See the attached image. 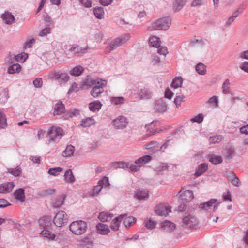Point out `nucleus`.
<instances>
[{"mask_svg": "<svg viewBox=\"0 0 248 248\" xmlns=\"http://www.w3.org/2000/svg\"><path fill=\"white\" fill-rule=\"evenodd\" d=\"M66 197V195L64 193H62L58 196L52 202V205L54 207H59L64 203V201Z\"/></svg>", "mask_w": 248, "mask_h": 248, "instance_id": "nucleus-18", "label": "nucleus"}, {"mask_svg": "<svg viewBox=\"0 0 248 248\" xmlns=\"http://www.w3.org/2000/svg\"><path fill=\"white\" fill-rule=\"evenodd\" d=\"M7 126V119L5 115L0 112V127L5 128Z\"/></svg>", "mask_w": 248, "mask_h": 248, "instance_id": "nucleus-49", "label": "nucleus"}, {"mask_svg": "<svg viewBox=\"0 0 248 248\" xmlns=\"http://www.w3.org/2000/svg\"><path fill=\"white\" fill-rule=\"evenodd\" d=\"M98 184L101 185L102 186V187L108 186L110 185L108 178L106 176L103 177L102 180L99 181Z\"/></svg>", "mask_w": 248, "mask_h": 248, "instance_id": "nucleus-53", "label": "nucleus"}, {"mask_svg": "<svg viewBox=\"0 0 248 248\" xmlns=\"http://www.w3.org/2000/svg\"><path fill=\"white\" fill-rule=\"evenodd\" d=\"M50 28H46L43 29L39 33V35L40 36H44L47 35L48 34L50 33Z\"/></svg>", "mask_w": 248, "mask_h": 248, "instance_id": "nucleus-55", "label": "nucleus"}, {"mask_svg": "<svg viewBox=\"0 0 248 248\" xmlns=\"http://www.w3.org/2000/svg\"><path fill=\"white\" fill-rule=\"evenodd\" d=\"M206 104L211 108H217L218 106V99L217 96L210 97L206 102Z\"/></svg>", "mask_w": 248, "mask_h": 248, "instance_id": "nucleus-29", "label": "nucleus"}, {"mask_svg": "<svg viewBox=\"0 0 248 248\" xmlns=\"http://www.w3.org/2000/svg\"><path fill=\"white\" fill-rule=\"evenodd\" d=\"M14 196L16 199L23 202L25 200L24 191L23 189H19L14 193Z\"/></svg>", "mask_w": 248, "mask_h": 248, "instance_id": "nucleus-37", "label": "nucleus"}, {"mask_svg": "<svg viewBox=\"0 0 248 248\" xmlns=\"http://www.w3.org/2000/svg\"><path fill=\"white\" fill-rule=\"evenodd\" d=\"M79 1L86 7H91L92 6L91 0H79Z\"/></svg>", "mask_w": 248, "mask_h": 248, "instance_id": "nucleus-58", "label": "nucleus"}, {"mask_svg": "<svg viewBox=\"0 0 248 248\" xmlns=\"http://www.w3.org/2000/svg\"><path fill=\"white\" fill-rule=\"evenodd\" d=\"M155 212L158 216H167L171 212V208L166 204H159L155 207Z\"/></svg>", "mask_w": 248, "mask_h": 248, "instance_id": "nucleus-5", "label": "nucleus"}, {"mask_svg": "<svg viewBox=\"0 0 248 248\" xmlns=\"http://www.w3.org/2000/svg\"><path fill=\"white\" fill-rule=\"evenodd\" d=\"M102 107V104L99 101H95L91 102L89 105L90 110L94 112L96 110H99Z\"/></svg>", "mask_w": 248, "mask_h": 248, "instance_id": "nucleus-30", "label": "nucleus"}, {"mask_svg": "<svg viewBox=\"0 0 248 248\" xmlns=\"http://www.w3.org/2000/svg\"><path fill=\"white\" fill-rule=\"evenodd\" d=\"M49 77L50 78L58 80L61 82H66L69 79V76L66 73L64 72H61L60 71H55L52 72L50 75Z\"/></svg>", "mask_w": 248, "mask_h": 248, "instance_id": "nucleus-7", "label": "nucleus"}, {"mask_svg": "<svg viewBox=\"0 0 248 248\" xmlns=\"http://www.w3.org/2000/svg\"><path fill=\"white\" fill-rule=\"evenodd\" d=\"M240 68L245 72L248 73V62H244L241 63Z\"/></svg>", "mask_w": 248, "mask_h": 248, "instance_id": "nucleus-60", "label": "nucleus"}, {"mask_svg": "<svg viewBox=\"0 0 248 248\" xmlns=\"http://www.w3.org/2000/svg\"><path fill=\"white\" fill-rule=\"evenodd\" d=\"M152 160V157L150 155H144L135 161L136 164L140 166V167L142 166L143 165L148 163Z\"/></svg>", "mask_w": 248, "mask_h": 248, "instance_id": "nucleus-23", "label": "nucleus"}, {"mask_svg": "<svg viewBox=\"0 0 248 248\" xmlns=\"http://www.w3.org/2000/svg\"><path fill=\"white\" fill-rule=\"evenodd\" d=\"M188 0H175L173 8L174 11H178L181 9Z\"/></svg>", "mask_w": 248, "mask_h": 248, "instance_id": "nucleus-26", "label": "nucleus"}, {"mask_svg": "<svg viewBox=\"0 0 248 248\" xmlns=\"http://www.w3.org/2000/svg\"><path fill=\"white\" fill-rule=\"evenodd\" d=\"M182 78L181 77H176L173 79L172 83V87L174 88L180 87L182 84Z\"/></svg>", "mask_w": 248, "mask_h": 248, "instance_id": "nucleus-46", "label": "nucleus"}, {"mask_svg": "<svg viewBox=\"0 0 248 248\" xmlns=\"http://www.w3.org/2000/svg\"><path fill=\"white\" fill-rule=\"evenodd\" d=\"M34 86L36 88H39L42 86L43 82L42 78H38L33 81V82Z\"/></svg>", "mask_w": 248, "mask_h": 248, "instance_id": "nucleus-57", "label": "nucleus"}, {"mask_svg": "<svg viewBox=\"0 0 248 248\" xmlns=\"http://www.w3.org/2000/svg\"><path fill=\"white\" fill-rule=\"evenodd\" d=\"M69 216L64 211H59L55 215L53 218L54 225L58 227L64 226L68 221Z\"/></svg>", "mask_w": 248, "mask_h": 248, "instance_id": "nucleus-3", "label": "nucleus"}, {"mask_svg": "<svg viewBox=\"0 0 248 248\" xmlns=\"http://www.w3.org/2000/svg\"><path fill=\"white\" fill-rule=\"evenodd\" d=\"M89 49L88 46L85 48H80L78 46H72L69 50L71 52H74L76 54H83L86 53Z\"/></svg>", "mask_w": 248, "mask_h": 248, "instance_id": "nucleus-34", "label": "nucleus"}, {"mask_svg": "<svg viewBox=\"0 0 248 248\" xmlns=\"http://www.w3.org/2000/svg\"><path fill=\"white\" fill-rule=\"evenodd\" d=\"M134 197L139 200H145L149 197V192L146 190L139 189L135 192Z\"/></svg>", "mask_w": 248, "mask_h": 248, "instance_id": "nucleus-16", "label": "nucleus"}, {"mask_svg": "<svg viewBox=\"0 0 248 248\" xmlns=\"http://www.w3.org/2000/svg\"><path fill=\"white\" fill-rule=\"evenodd\" d=\"M21 70V66L18 63L10 65L8 68V73L13 74L19 73Z\"/></svg>", "mask_w": 248, "mask_h": 248, "instance_id": "nucleus-28", "label": "nucleus"}, {"mask_svg": "<svg viewBox=\"0 0 248 248\" xmlns=\"http://www.w3.org/2000/svg\"><path fill=\"white\" fill-rule=\"evenodd\" d=\"M30 160L32 161L33 163L40 164V157L38 156H31Z\"/></svg>", "mask_w": 248, "mask_h": 248, "instance_id": "nucleus-61", "label": "nucleus"}, {"mask_svg": "<svg viewBox=\"0 0 248 248\" xmlns=\"http://www.w3.org/2000/svg\"><path fill=\"white\" fill-rule=\"evenodd\" d=\"M222 198L224 201H232V196L231 194L229 191V190L228 189L226 192H224L222 194Z\"/></svg>", "mask_w": 248, "mask_h": 248, "instance_id": "nucleus-54", "label": "nucleus"}, {"mask_svg": "<svg viewBox=\"0 0 248 248\" xmlns=\"http://www.w3.org/2000/svg\"><path fill=\"white\" fill-rule=\"evenodd\" d=\"M171 24L168 17L159 19L153 22L149 27L150 30H167Z\"/></svg>", "mask_w": 248, "mask_h": 248, "instance_id": "nucleus-2", "label": "nucleus"}, {"mask_svg": "<svg viewBox=\"0 0 248 248\" xmlns=\"http://www.w3.org/2000/svg\"><path fill=\"white\" fill-rule=\"evenodd\" d=\"M231 176H230V178H229V180H231L232 183L236 187H238L239 186V180L238 178L233 173H231Z\"/></svg>", "mask_w": 248, "mask_h": 248, "instance_id": "nucleus-48", "label": "nucleus"}, {"mask_svg": "<svg viewBox=\"0 0 248 248\" xmlns=\"http://www.w3.org/2000/svg\"><path fill=\"white\" fill-rule=\"evenodd\" d=\"M179 196L181 198L182 202H188L194 198L192 192L189 190H186L183 192L181 190L179 192Z\"/></svg>", "mask_w": 248, "mask_h": 248, "instance_id": "nucleus-12", "label": "nucleus"}, {"mask_svg": "<svg viewBox=\"0 0 248 248\" xmlns=\"http://www.w3.org/2000/svg\"><path fill=\"white\" fill-rule=\"evenodd\" d=\"M63 168L59 167L51 168L48 170V173L52 176H57L63 171Z\"/></svg>", "mask_w": 248, "mask_h": 248, "instance_id": "nucleus-35", "label": "nucleus"}, {"mask_svg": "<svg viewBox=\"0 0 248 248\" xmlns=\"http://www.w3.org/2000/svg\"><path fill=\"white\" fill-rule=\"evenodd\" d=\"M15 185L13 182L4 183L0 185V193H5L11 192Z\"/></svg>", "mask_w": 248, "mask_h": 248, "instance_id": "nucleus-19", "label": "nucleus"}, {"mask_svg": "<svg viewBox=\"0 0 248 248\" xmlns=\"http://www.w3.org/2000/svg\"><path fill=\"white\" fill-rule=\"evenodd\" d=\"M183 223L187 227L190 228H195L198 224L196 218L191 215L186 216L183 218Z\"/></svg>", "mask_w": 248, "mask_h": 248, "instance_id": "nucleus-9", "label": "nucleus"}, {"mask_svg": "<svg viewBox=\"0 0 248 248\" xmlns=\"http://www.w3.org/2000/svg\"><path fill=\"white\" fill-rule=\"evenodd\" d=\"M217 200L215 199H211L200 205L201 209L208 210L213 205V211H215L218 208L219 203H216Z\"/></svg>", "mask_w": 248, "mask_h": 248, "instance_id": "nucleus-10", "label": "nucleus"}, {"mask_svg": "<svg viewBox=\"0 0 248 248\" xmlns=\"http://www.w3.org/2000/svg\"><path fill=\"white\" fill-rule=\"evenodd\" d=\"M97 83L99 85H96L93 87L91 91V95L94 98L98 97L103 92V87L106 85L107 81L101 80L100 82H98Z\"/></svg>", "mask_w": 248, "mask_h": 248, "instance_id": "nucleus-8", "label": "nucleus"}, {"mask_svg": "<svg viewBox=\"0 0 248 248\" xmlns=\"http://www.w3.org/2000/svg\"><path fill=\"white\" fill-rule=\"evenodd\" d=\"M113 217V215L107 212H101L98 216L99 219L102 222L109 221Z\"/></svg>", "mask_w": 248, "mask_h": 248, "instance_id": "nucleus-27", "label": "nucleus"}, {"mask_svg": "<svg viewBox=\"0 0 248 248\" xmlns=\"http://www.w3.org/2000/svg\"><path fill=\"white\" fill-rule=\"evenodd\" d=\"M64 134L63 130L56 126H52L48 131V135L49 137L48 142H55L58 140V137L62 136Z\"/></svg>", "mask_w": 248, "mask_h": 248, "instance_id": "nucleus-4", "label": "nucleus"}, {"mask_svg": "<svg viewBox=\"0 0 248 248\" xmlns=\"http://www.w3.org/2000/svg\"><path fill=\"white\" fill-rule=\"evenodd\" d=\"M124 218L123 215H121L115 218L111 222L110 228L113 231H117L119 230L122 220Z\"/></svg>", "mask_w": 248, "mask_h": 248, "instance_id": "nucleus-15", "label": "nucleus"}, {"mask_svg": "<svg viewBox=\"0 0 248 248\" xmlns=\"http://www.w3.org/2000/svg\"><path fill=\"white\" fill-rule=\"evenodd\" d=\"M74 151V147L72 145H69L62 152V155L65 157H70L73 155Z\"/></svg>", "mask_w": 248, "mask_h": 248, "instance_id": "nucleus-39", "label": "nucleus"}, {"mask_svg": "<svg viewBox=\"0 0 248 248\" xmlns=\"http://www.w3.org/2000/svg\"><path fill=\"white\" fill-rule=\"evenodd\" d=\"M8 171L9 173L15 176H18L21 174V170L20 167H17L15 168L9 169Z\"/></svg>", "mask_w": 248, "mask_h": 248, "instance_id": "nucleus-47", "label": "nucleus"}, {"mask_svg": "<svg viewBox=\"0 0 248 248\" xmlns=\"http://www.w3.org/2000/svg\"><path fill=\"white\" fill-rule=\"evenodd\" d=\"M222 140V138L220 136H215L210 137L209 139V141L210 144H215L219 142Z\"/></svg>", "mask_w": 248, "mask_h": 248, "instance_id": "nucleus-50", "label": "nucleus"}, {"mask_svg": "<svg viewBox=\"0 0 248 248\" xmlns=\"http://www.w3.org/2000/svg\"><path fill=\"white\" fill-rule=\"evenodd\" d=\"M203 120V115L202 114H199L194 117L191 118L190 121L192 122H197L198 123H201Z\"/></svg>", "mask_w": 248, "mask_h": 248, "instance_id": "nucleus-52", "label": "nucleus"}, {"mask_svg": "<svg viewBox=\"0 0 248 248\" xmlns=\"http://www.w3.org/2000/svg\"><path fill=\"white\" fill-rule=\"evenodd\" d=\"M127 124L126 119L124 116H120L113 121V125L117 129H123Z\"/></svg>", "mask_w": 248, "mask_h": 248, "instance_id": "nucleus-11", "label": "nucleus"}, {"mask_svg": "<svg viewBox=\"0 0 248 248\" xmlns=\"http://www.w3.org/2000/svg\"><path fill=\"white\" fill-rule=\"evenodd\" d=\"M70 231L75 235H80L84 234L87 230V225L86 222L78 220L72 222L69 225Z\"/></svg>", "mask_w": 248, "mask_h": 248, "instance_id": "nucleus-1", "label": "nucleus"}, {"mask_svg": "<svg viewBox=\"0 0 248 248\" xmlns=\"http://www.w3.org/2000/svg\"><path fill=\"white\" fill-rule=\"evenodd\" d=\"M83 71V68L82 66H76L70 71V74L73 76H78L80 75Z\"/></svg>", "mask_w": 248, "mask_h": 248, "instance_id": "nucleus-42", "label": "nucleus"}, {"mask_svg": "<svg viewBox=\"0 0 248 248\" xmlns=\"http://www.w3.org/2000/svg\"><path fill=\"white\" fill-rule=\"evenodd\" d=\"M140 167L135 163L130 166V169L132 172H137L140 170Z\"/></svg>", "mask_w": 248, "mask_h": 248, "instance_id": "nucleus-62", "label": "nucleus"}, {"mask_svg": "<svg viewBox=\"0 0 248 248\" xmlns=\"http://www.w3.org/2000/svg\"><path fill=\"white\" fill-rule=\"evenodd\" d=\"M40 235L51 240H54L56 237V235L54 233L47 230H43L40 232Z\"/></svg>", "mask_w": 248, "mask_h": 248, "instance_id": "nucleus-32", "label": "nucleus"}, {"mask_svg": "<svg viewBox=\"0 0 248 248\" xmlns=\"http://www.w3.org/2000/svg\"><path fill=\"white\" fill-rule=\"evenodd\" d=\"M103 188L102 186L98 184V185H96L94 186L93 189V195H96L99 193V192Z\"/></svg>", "mask_w": 248, "mask_h": 248, "instance_id": "nucleus-56", "label": "nucleus"}, {"mask_svg": "<svg viewBox=\"0 0 248 248\" xmlns=\"http://www.w3.org/2000/svg\"><path fill=\"white\" fill-rule=\"evenodd\" d=\"M1 18L3 22L7 25H11L15 22L14 16L9 12H5L1 15Z\"/></svg>", "mask_w": 248, "mask_h": 248, "instance_id": "nucleus-13", "label": "nucleus"}, {"mask_svg": "<svg viewBox=\"0 0 248 248\" xmlns=\"http://www.w3.org/2000/svg\"><path fill=\"white\" fill-rule=\"evenodd\" d=\"M156 222L151 218H146L144 221V226L148 229H153L156 225Z\"/></svg>", "mask_w": 248, "mask_h": 248, "instance_id": "nucleus-31", "label": "nucleus"}, {"mask_svg": "<svg viewBox=\"0 0 248 248\" xmlns=\"http://www.w3.org/2000/svg\"><path fill=\"white\" fill-rule=\"evenodd\" d=\"M207 168L208 166L205 163L199 165L196 170L195 175L197 176L201 175L207 170Z\"/></svg>", "mask_w": 248, "mask_h": 248, "instance_id": "nucleus-33", "label": "nucleus"}, {"mask_svg": "<svg viewBox=\"0 0 248 248\" xmlns=\"http://www.w3.org/2000/svg\"><path fill=\"white\" fill-rule=\"evenodd\" d=\"M93 13L95 16L98 19L102 18L104 15L103 8L102 7L94 8Z\"/></svg>", "mask_w": 248, "mask_h": 248, "instance_id": "nucleus-40", "label": "nucleus"}, {"mask_svg": "<svg viewBox=\"0 0 248 248\" xmlns=\"http://www.w3.org/2000/svg\"><path fill=\"white\" fill-rule=\"evenodd\" d=\"M138 95L140 98L149 99L151 97L152 93L149 89L144 87L138 91Z\"/></svg>", "mask_w": 248, "mask_h": 248, "instance_id": "nucleus-20", "label": "nucleus"}, {"mask_svg": "<svg viewBox=\"0 0 248 248\" xmlns=\"http://www.w3.org/2000/svg\"><path fill=\"white\" fill-rule=\"evenodd\" d=\"M95 124V121L93 119L89 117L83 119L80 123V125L83 127H88Z\"/></svg>", "mask_w": 248, "mask_h": 248, "instance_id": "nucleus-38", "label": "nucleus"}, {"mask_svg": "<svg viewBox=\"0 0 248 248\" xmlns=\"http://www.w3.org/2000/svg\"><path fill=\"white\" fill-rule=\"evenodd\" d=\"M96 230L98 233L102 235L108 234L110 232L108 225L100 223L96 225Z\"/></svg>", "mask_w": 248, "mask_h": 248, "instance_id": "nucleus-17", "label": "nucleus"}, {"mask_svg": "<svg viewBox=\"0 0 248 248\" xmlns=\"http://www.w3.org/2000/svg\"><path fill=\"white\" fill-rule=\"evenodd\" d=\"M188 0H175L173 8L174 11H178L181 9Z\"/></svg>", "mask_w": 248, "mask_h": 248, "instance_id": "nucleus-25", "label": "nucleus"}, {"mask_svg": "<svg viewBox=\"0 0 248 248\" xmlns=\"http://www.w3.org/2000/svg\"><path fill=\"white\" fill-rule=\"evenodd\" d=\"M183 100V97L182 96H179L175 98L174 102L177 107L180 106Z\"/></svg>", "mask_w": 248, "mask_h": 248, "instance_id": "nucleus-64", "label": "nucleus"}, {"mask_svg": "<svg viewBox=\"0 0 248 248\" xmlns=\"http://www.w3.org/2000/svg\"><path fill=\"white\" fill-rule=\"evenodd\" d=\"M243 11L242 7L238 8L232 14V16L236 18Z\"/></svg>", "mask_w": 248, "mask_h": 248, "instance_id": "nucleus-63", "label": "nucleus"}, {"mask_svg": "<svg viewBox=\"0 0 248 248\" xmlns=\"http://www.w3.org/2000/svg\"><path fill=\"white\" fill-rule=\"evenodd\" d=\"M196 70L197 72L201 75H204L206 72L205 66L202 63H200L197 65Z\"/></svg>", "mask_w": 248, "mask_h": 248, "instance_id": "nucleus-45", "label": "nucleus"}, {"mask_svg": "<svg viewBox=\"0 0 248 248\" xmlns=\"http://www.w3.org/2000/svg\"><path fill=\"white\" fill-rule=\"evenodd\" d=\"M230 82L228 79H226L222 85V92L223 93H229L230 92L229 89Z\"/></svg>", "mask_w": 248, "mask_h": 248, "instance_id": "nucleus-51", "label": "nucleus"}, {"mask_svg": "<svg viewBox=\"0 0 248 248\" xmlns=\"http://www.w3.org/2000/svg\"><path fill=\"white\" fill-rule=\"evenodd\" d=\"M65 110V107L62 102H59L55 105L54 110L53 111L54 115H60L63 113Z\"/></svg>", "mask_w": 248, "mask_h": 248, "instance_id": "nucleus-22", "label": "nucleus"}, {"mask_svg": "<svg viewBox=\"0 0 248 248\" xmlns=\"http://www.w3.org/2000/svg\"><path fill=\"white\" fill-rule=\"evenodd\" d=\"M123 216L124 224L126 228L129 227L135 223L136 219L134 217L132 216L126 217L124 215Z\"/></svg>", "mask_w": 248, "mask_h": 248, "instance_id": "nucleus-24", "label": "nucleus"}, {"mask_svg": "<svg viewBox=\"0 0 248 248\" xmlns=\"http://www.w3.org/2000/svg\"><path fill=\"white\" fill-rule=\"evenodd\" d=\"M158 53L160 55H166L168 52V49L166 47H161L158 48Z\"/></svg>", "mask_w": 248, "mask_h": 248, "instance_id": "nucleus-59", "label": "nucleus"}, {"mask_svg": "<svg viewBox=\"0 0 248 248\" xmlns=\"http://www.w3.org/2000/svg\"><path fill=\"white\" fill-rule=\"evenodd\" d=\"M64 179L65 181L67 183L72 184L75 181V177L71 169H68L66 170L64 175Z\"/></svg>", "mask_w": 248, "mask_h": 248, "instance_id": "nucleus-21", "label": "nucleus"}, {"mask_svg": "<svg viewBox=\"0 0 248 248\" xmlns=\"http://www.w3.org/2000/svg\"><path fill=\"white\" fill-rule=\"evenodd\" d=\"M149 44L153 47H158L160 45L159 38L155 36L151 37L149 40Z\"/></svg>", "mask_w": 248, "mask_h": 248, "instance_id": "nucleus-41", "label": "nucleus"}, {"mask_svg": "<svg viewBox=\"0 0 248 248\" xmlns=\"http://www.w3.org/2000/svg\"><path fill=\"white\" fill-rule=\"evenodd\" d=\"M160 227L163 230L168 232L174 231L176 228L174 223L168 220H165L161 222Z\"/></svg>", "mask_w": 248, "mask_h": 248, "instance_id": "nucleus-14", "label": "nucleus"}, {"mask_svg": "<svg viewBox=\"0 0 248 248\" xmlns=\"http://www.w3.org/2000/svg\"><path fill=\"white\" fill-rule=\"evenodd\" d=\"M130 38L129 35H125V36L121 37L115 39L110 44L108 47L109 51H110L113 50L116 47L120 46L121 45L126 42Z\"/></svg>", "mask_w": 248, "mask_h": 248, "instance_id": "nucleus-6", "label": "nucleus"}, {"mask_svg": "<svg viewBox=\"0 0 248 248\" xmlns=\"http://www.w3.org/2000/svg\"><path fill=\"white\" fill-rule=\"evenodd\" d=\"M209 161L212 164H218L222 162V158L221 156L212 154L209 155Z\"/></svg>", "mask_w": 248, "mask_h": 248, "instance_id": "nucleus-36", "label": "nucleus"}, {"mask_svg": "<svg viewBox=\"0 0 248 248\" xmlns=\"http://www.w3.org/2000/svg\"><path fill=\"white\" fill-rule=\"evenodd\" d=\"M110 100L113 104L116 105L124 104L125 101L123 97H112Z\"/></svg>", "mask_w": 248, "mask_h": 248, "instance_id": "nucleus-43", "label": "nucleus"}, {"mask_svg": "<svg viewBox=\"0 0 248 248\" xmlns=\"http://www.w3.org/2000/svg\"><path fill=\"white\" fill-rule=\"evenodd\" d=\"M28 55L27 53H22L21 54L15 56L16 60L19 62L23 63L28 58Z\"/></svg>", "mask_w": 248, "mask_h": 248, "instance_id": "nucleus-44", "label": "nucleus"}]
</instances>
